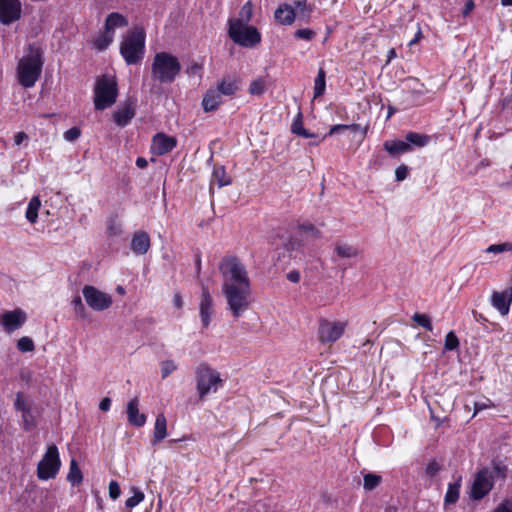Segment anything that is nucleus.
<instances>
[{
    "label": "nucleus",
    "instance_id": "nucleus-25",
    "mask_svg": "<svg viewBox=\"0 0 512 512\" xmlns=\"http://www.w3.org/2000/svg\"><path fill=\"white\" fill-rule=\"evenodd\" d=\"M167 436V420L163 413L158 414L154 425L153 442L162 441Z\"/></svg>",
    "mask_w": 512,
    "mask_h": 512
},
{
    "label": "nucleus",
    "instance_id": "nucleus-26",
    "mask_svg": "<svg viewBox=\"0 0 512 512\" xmlns=\"http://www.w3.org/2000/svg\"><path fill=\"white\" fill-rule=\"evenodd\" d=\"M40 207H41L40 198L38 196L32 197L28 203L27 210L25 213V217L30 223L34 224L37 222L38 211H39Z\"/></svg>",
    "mask_w": 512,
    "mask_h": 512
},
{
    "label": "nucleus",
    "instance_id": "nucleus-21",
    "mask_svg": "<svg viewBox=\"0 0 512 512\" xmlns=\"http://www.w3.org/2000/svg\"><path fill=\"white\" fill-rule=\"evenodd\" d=\"M222 104V96L215 89H209L202 100V107L205 112H212Z\"/></svg>",
    "mask_w": 512,
    "mask_h": 512
},
{
    "label": "nucleus",
    "instance_id": "nucleus-64",
    "mask_svg": "<svg viewBox=\"0 0 512 512\" xmlns=\"http://www.w3.org/2000/svg\"><path fill=\"white\" fill-rule=\"evenodd\" d=\"M349 130H352L354 132L361 131L363 135H366L368 126L362 127L360 124H351L348 125Z\"/></svg>",
    "mask_w": 512,
    "mask_h": 512
},
{
    "label": "nucleus",
    "instance_id": "nucleus-47",
    "mask_svg": "<svg viewBox=\"0 0 512 512\" xmlns=\"http://www.w3.org/2000/svg\"><path fill=\"white\" fill-rule=\"evenodd\" d=\"M459 346V340L453 331H450L445 336L444 348L448 351L457 349Z\"/></svg>",
    "mask_w": 512,
    "mask_h": 512
},
{
    "label": "nucleus",
    "instance_id": "nucleus-10",
    "mask_svg": "<svg viewBox=\"0 0 512 512\" xmlns=\"http://www.w3.org/2000/svg\"><path fill=\"white\" fill-rule=\"evenodd\" d=\"M82 294L87 305L94 311H104L111 307L112 296L92 285H85Z\"/></svg>",
    "mask_w": 512,
    "mask_h": 512
},
{
    "label": "nucleus",
    "instance_id": "nucleus-1",
    "mask_svg": "<svg viewBox=\"0 0 512 512\" xmlns=\"http://www.w3.org/2000/svg\"><path fill=\"white\" fill-rule=\"evenodd\" d=\"M222 293L234 318L250 306L251 284L245 265L236 256L224 257L219 263Z\"/></svg>",
    "mask_w": 512,
    "mask_h": 512
},
{
    "label": "nucleus",
    "instance_id": "nucleus-59",
    "mask_svg": "<svg viewBox=\"0 0 512 512\" xmlns=\"http://www.w3.org/2000/svg\"><path fill=\"white\" fill-rule=\"evenodd\" d=\"M493 512H512V501L504 500Z\"/></svg>",
    "mask_w": 512,
    "mask_h": 512
},
{
    "label": "nucleus",
    "instance_id": "nucleus-34",
    "mask_svg": "<svg viewBox=\"0 0 512 512\" xmlns=\"http://www.w3.org/2000/svg\"><path fill=\"white\" fill-rule=\"evenodd\" d=\"M294 4H295L296 8L298 9L299 18L308 22L311 17V13L313 12V6L308 5L306 0L295 1Z\"/></svg>",
    "mask_w": 512,
    "mask_h": 512
},
{
    "label": "nucleus",
    "instance_id": "nucleus-15",
    "mask_svg": "<svg viewBox=\"0 0 512 512\" xmlns=\"http://www.w3.org/2000/svg\"><path fill=\"white\" fill-rule=\"evenodd\" d=\"M176 145L177 140L175 137L164 133H157L152 139L151 150L154 154L162 156L172 151Z\"/></svg>",
    "mask_w": 512,
    "mask_h": 512
},
{
    "label": "nucleus",
    "instance_id": "nucleus-41",
    "mask_svg": "<svg viewBox=\"0 0 512 512\" xmlns=\"http://www.w3.org/2000/svg\"><path fill=\"white\" fill-rule=\"evenodd\" d=\"M266 88L265 81L262 78L253 80L249 86V93L251 95L260 96L264 93Z\"/></svg>",
    "mask_w": 512,
    "mask_h": 512
},
{
    "label": "nucleus",
    "instance_id": "nucleus-17",
    "mask_svg": "<svg viewBox=\"0 0 512 512\" xmlns=\"http://www.w3.org/2000/svg\"><path fill=\"white\" fill-rule=\"evenodd\" d=\"M492 305L497 309L501 315H506L509 312L510 304L512 302V288L502 292L494 291L491 297Z\"/></svg>",
    "mask_w": 512,
    "mask_h": 512
},
{
    "label": "nucleus",
    "instance_id": "nucleus-23",
    "mask_svg": "<svg viewBox=\"0 0 512 512\" xmlns=\"http://www.w3.org/2000/svg\"><path fill=\"white\" fill-rule=\"evenodd\" d=\"M384 149L391 155L396 156L400 154H404L410 151V145L406 141L403 140H388L385 141Z\"/></svg>",
    "mask_w": 512,
    "mask_h": 512
},
{
    "label": "nucleus",
    "instance_id": "nucleus-43",
    "mask_svg": "<svg viewBox=\"0 0 512 512\" xmlns=\"http://www.w3.org/2000/svg\"><path fill=\"white\" fill-rule=\"evenodd\" d=\"M143 500H144V493L142 491H140L139 489L134 488L133 495L126 500L125 505L127 508L132 509L135 506H137L140 502H142Z\"/></svg>",
    "mask_w": 512,
    "mask_h": 512
},
{
    "label": "nucleus",
    "instance_id": "nucleus-39",
    "mask_svg": "<svg viewBox=\"0 0 512 512\" xmlns=\"http://www.w3.org/2000/svg\"><path fill=\"white\" fill-rule=\"evenodd\" d=\"M492 475L495 478H501L504 479L507 476L508 473V467L501 461H493L492 462Z\"/></svg>",
    "mask_w": 512,
    "mask_h": 512
},
{
    "label": "nucleus",
    "instance_id": "nucleus-28",
    "mask_svg": "<svg viewBox=\"0 0 512 512\" xmlns=\"http://www.w3.org/2000/svg\"><path fill=\"white\" fill-rule=\"evenodd\" d=\"M406 142L411 146L425 147L429 144L431 137L426 134H420L416 132H409L406 135Z\"/></svg>",
    "mask_w": 512,
    "mask_h": 512
},
{
    "label": "nucleus",
    "instance_id": "nucleus-46",
    "mask_svg": "<svg viewBox=\"0 0 512 512\" xmlns=\"http://www.w3.org/2000/svg\"><path fill=\"white\" fill-rule=\"evenodd\" d=\"M21 414H22L24 429L27 431L33 429L35 427L36 423H35V418H34L31 408L29 410H25Z\"/></svg>",
    "mask_w": 512,
    "mask_h": 512
},
{
    "label": "nucleus",
    "instance_id": "nucleus-58",
    "mask_svg": "<svg viewBox=\"0 0 512 512\" xmlns=\"http://www.w3.org/2000/svg\"><path fill=\"white\" fill-rule=\"evenodd\" d=\"M439 470H440V467H439L438 463L435 461H431L426 466V474L430 477L435 476Z\"/></svg>",
    "mask_w": 512,
    "mask_h": 512
},
{
    "label": "nucleus",
    "instance_id": "nucleus-14",
    "mask_svg": "<svg viewBox=\"0 0 512 512\" xmlns=\"http://www.w3.org/2000/svg\"><path fill=\"white\" fill-rule=\"evenodd\" d=\"M199 312L204 327H208L213 315V299L209 289L203 283L201 284V298L199 303Z\"/></svg>",
    "mask_w": 512,
    "mask_h": 512
},
{
    "label": "nucleus",
    "instance_id": "nucleus-53",
    "mask_svg": "<svg viewBox=\"0 0 512 512\" xmlns=\"http://www.w3.org/2000/svg\"><path fill=\"white\" fill-rule=\"evenodd\" d=\"M120 494H121V490H120L119 484L114 480L110 481V483H109L110 498L113 500H116L117 498H119Z\"/></svg>",
    "mask_w": 512,
    "mask_h": 512
},
{
    "label": "nucleus",
    "instance_id": "nucleus-7",
    "mask_svg": "<svg viewBox=\"0 0 512 512\" xmlns=\"http://www.w3.org/2000/svg\"><path fill=\"white\" fill-rule=\"evenodd\" d=\"M228 25V35L234 43L243 47H254L260 43L261 35L255 27L238 22H228Z\"/></svg>",
    "mask_w": 512,
    "mask_h": 512
},
{
    "label": "nucleus",
    "instance_id": "nucleus-44",
    "mask_svg": "<svg viewBox=\"0 0 512 512\" xmlns=\"http://www.w3.org/2000/svg\"><path fill=\"white\" fill-rule=\"evenodd\" d=\"M293 35L297 39L312 41L316 37V32L310 28H301L297 29Z\"/></svg>",
    "mask_w": 512,
    "mask_h": 512
},
{
    "label": "nucleus",
    "instance_id": "nucleus-32",
    "mask_svg": "<svg viewBox=\"0 0 512 512\" xmlns=\"http://www.w3.org/2000/svg\"><path fill=\"white\" fill-rule=\"evenodd\" d=\"M113 38L114 34L105 29L104 32L94 40V46L100 51L105 50L112 43Z\"/></svg>",
    "mask_w": 512,
    "mask_h": 512
},
{
    "label": "nucleus",
    "instance_id": "nucleus-20",
    "mask_svg": "<svg viewBox=\"0 0 512 512\" xmlns=\"http://www.w3.org/2000/svg\"><path fill=\"white\" fill-rule=\"evenodd\" d=\"M275 19L282 25H291L296 18V11L291 5L282 4L274 13Z\"/></svg>",
    "mask_w": 512,
    "mask_h": 512
},
{
    "label": "nucleus",
    "instance_id": "nucleus-60",
    "mask_svg": "<svg viewBox=\"0 0 512 512\" xmlns=\"http://www.w3.org/2000/svg\"><path fill=\"white\" fill-rule=\"evenodd\" d=\"M475 4L473 0H467L463 9V15L468 16L474 9Z\"/></svg>",
    "mask_w": 512,
    "mask_h": 512
},
{
    "label": "nucleus",
    "instance_id": "nucleus-48",
    "mask_svg": "<svg viewBox=\"0 0 512 512\" xmlns=\"http://www.w3.org/2000/svg\"><path fill=\"white\" fill-rule=\"evenodd\" d=\"M177 364L173 360H165L161 363V375L162 378L165 379L168 377L172 372L177 370Z\"/></svg>",
    "mask_w": 512,
    "mask_h": 512
},
{
    "label": "nucleus",
    "instance_id": "nucleus-63",
    "mask_svg": "<svg viewBox=\"0 0 512 512\" xmlns=\"http://www.w3.org/2000/svg\"><path fill=\"white\" fill-rule=\"evenodd\" d=\"M27 138H28V137H27V134H26V133H24V132H18V133H16V134H15V136H14V143H15V145H17V146H18V145L22 144V142H23L24 140H26Z\"/></svg>",
    "mask_w": 512,
    "mask_h": 512
},
{
    "label": "nucleus",
    "instance_id": "nucleus-16",
    "mask_svg": "<svg viewBox=\"0 0 512 512\" xmlns=\"http://www.w3.org/2000/svg\"><path fill=\"white\" fill-rule=\"evenodd\" d=\"M127 420L130 425L135 427H142L146 423V415L139 411V399L134 397L127 403L126 407Z\"/></svg>",
    "mask_w": 512,
    "mask_h": 512
},
{
    "label": "nucleus",
    "instance_id": "nucleus-33",
    "mask_svg": "<svg viewBox=\"0 0 512 512\" xmlns=\"http://www.w3.org/2000/svg\"><path fill=\"white\" fill-rule=\"evenodd\" d=\"M82 478V472L78 467L76 460L72 459L70 462V470L67 475L68 481L72 485H78L82 482Z\"/></svg>",
    "mask_w": 512,
    "mask_h": 512
},
{
    "label": "nucleus",
    "instance_id": "nucleus-36",
    "mask_svg": "<svg viewBox=\"0 0 512 512\" xmlns=\"http://www.w3.org/2000/svg\"><path fill=\"white\" fill-rule=\"evenodd\" d=\"M325 71L320 68L317 74V77L315 78L314 83V97L321 96L325 91Z\"/></svg>",
    "mask_w": 512,
    "mask_h": 512
},
{
    "label": "nucleus",
    "instance_id": "nucleus-52",
    "mask_svg": "<svg viewBox=\"0 0 512 512\" xmlns=\"http://www.w3.org/2000/svg\"><path fill=\"white\" fill-rule=\"evenodd\" d=\"M81 136V130L78 127H72L64 132V139L69 142L76 141Z\"/></svg>",
    "mask_w": 512,
    "mask_h": 512
},
{
    "label": "nucleus",
    "instance_id": "nucleus-11",
    "mask_svg": "<svg viewBox=\"0 0 512 512\" xmlns=\"http://www.w3.org/2000/svg\"><path fill=\"white\" fill-rule=\"evenodd\" d=\"M345 328V322L322 319L319 322V340L322 343H334L343 335Z\"/></svg>",
    "mask_w": 512,
    "mask_h": 512
},
{
    "label": "nucleus",
    "instance_id": "nucleus-57",
    "mask_svg": "<svg viewBox=\"0 0 512 512\" xmlns=\"http://www.w3.org/2000/svg\"><path fill=\"white\" fill-rule=\"evenodd\" d=\"M408 167L406 165H400L395 170V178L397 181H403L408 176Z\"/></svg>",
    "mask_w": 512,
    "mask_h": 512
},
{
    "label": "nucleus",
    "instance_id": "nucleus-2",
    "mask_svg": "<svg viewBox=\"0 0 512 512\" xmlns=\"http://www.w3.org/2000/svg\"><path fill=\"white\" fill-rule=\"evenodd\" d=\"M42 66L40 50L30 46L29 53L20 59L17 66L18 82L25 88L33 87L41 76Z\"/></svg>",
    "mask_w": 512,
    "mask_h": 512
},
{
    "label": "nucleus",
    "instance_id": "nucleus-9",
    "mask_svg": "<svg viewBox=\"0 0 512 512\" xmlns=\"http://www.w3.org/2000/svg\"><path fill=\"white\" fill-rule=\"evenodd\" d=\"M493 486L494 477L492 471L490 468L484 467L475 474L470 496L474 500H481L492 490Z\"/></svg>",
    "mask_w": 512,
    "mask_h": 512
},
{
    "label": "nucleus",
    "instance_id": "nucleus-19",
    "mask_svg": "<svg viewBox=\"0 0 512 512\" xmlns=\"http://www.w3.org/2000/svg\"><path fill=\"white\" fill-rule=\"evenodd\" d=\"M134 116L135 109L132 103H125L114 112L113 119L118 126L125 127Z\"/></svg>",
    "mask_w": 512,
    "mask_h": 512
},
{
    "label": "nucleus",
    "instance_id": "nucleus-51",
    "mask_svg": "<svg viewBox=\"0 0 512 512\" xmlns=\"http://www.w3.org/2000/svg\"><path fill=\"white\" fill-rule=\"evenodd\" d=\"M72 306L77 316L81 318H84L86 316V309L79 295L73 298Z\"/></svg>",
    "mask_w": 512,
    "mask_h": 512
},
{
    "label": "nucleus",
    "instance_id": "nucleus-62",
    "mask_svg": "<svg viewBox=\"0 0 512 512\" xmlns=\"http://www.w3.org/2000/svg\"><path fill=\"white\" fill-rule=\"evenodd\" d=\"M110 406H111L110 398L105 397L101 400V402L99 404V409L102 411H108L110 409Z\"/></svg>",
    "mask_w": 512,
    "mask_h": 512
},
{
    "label": "nucleus",
    "instance_id": "nucleus-18",
    "mask_svg": "<svg viewBox=\"0 0 512 512\" xmlns=\"http://www.w3.org/2000/svg\"><path fill=\"white\" fill-rule=\"evenodd\" d=\"M150 248V236L145 231H137L131 240V250L137 255L147 253Z\"/></svg>",
    "mask_w": 512,
    "mask_h": 512
},
{
    "label": "nucleus",
    "instance_id": "nucleus-40",
    "mask_svg": "<svg viewBox=\"0 0 512 512\" xmlns=\"http://www.w3.org/2000/svg\"><path fill=\"white\" fill-rule=\"evenodd\" d=\"M413 321L417 323L419 326L423 327L428 331L433 330L431 319L428 315L423 313H415L412 317Z\"/></svg>",
    "mask_w": 512,
    "mask_h": 512
},
{
    "label": "nucleus",
    "instance_id": "nucleus-27",
    "mask_svg": "<svg viewBox=\"0 0 512 512\" xmlns=\"http://www.w3.org/2000/svg\"><path fill=\"white\" fill-rule=\"evenodd\" d=\"M460 482L461 478H459L458 481L454 483L448 484V489L444 498L445 505H453L458 501L461 486Z\"/></svg>",
    "mask_w": 512,
    "mask_h": 512
},
{
    "label": "nucleus",
    "instance_id": "nucleus-13",
    "mask_svg": "<svg viewBox=\"0 0 512 512\" xmlns=\"http://www.w3.org/2000/svg\"><path fill=\"white\" fill-rule=\"evenodd\" d=\"M22 5L20 0H0V22L9 25L20 19Z\"/></svg>",
    "mask_w": 512,
    "mask_h": 512
},
{
    "label": "nucleus",
    "instance_id": "nucleus-42",
    "mask_svg": "<svg viewBox=\"0 0 512 512\" xmlns=\"http://www.w3.org/2000/svg\"><path fill=\"white\" fill-rule=\"evenodd\" d=\"M363 480H364V483H363L364 488L366 490H373L380 484L381 477L376 474L368 473V474L364 475Z\"/></svg>",
    "mask_w": 512,
    "mask_h": 512
},
{
    "label": "nucleus",
    "instance_id": "nucleus-55",
    "mask_svg": "<svg viewBox=\"0 0 512 512\" xmlns=\"http://www.w3.org/2000/svg\"><path fill=\"white\" fill-rule=\"evenodd\" d=\"M108 233L111 236L120 235L122 233L121 224L118 223L116 220H111L108 226Z\"/></svg>",
    "mask_w": 512,
    "mask_h": 512
},
{
    "label": "nucleus",
    "instance_id": "nucleus-56",
    "mask_svg": "<svg viewBox=\"0 0 512 512\" xmlns=\"http://www.w3.org/2000/svg\"><path fill=\"white\" fill-rule=\"evenodd\" d=\"M346 130H349L348 128V125H345V124H338V125H334L330 128L328 134L324 135L320 140L319 142L323 141L327 136H332L336 133H339V132H343V131H346Z\"/></svg>",
    "mask_w": 512,
    "mask_h": 512
},
{
    "label": "nucleus",
    "instance_id": "nucleus-29",
    "mask_svg": "<svg viewBox=\"0 0 512 512\" xmlns=\"http://www.w3.org/2000/svg\"><path fill=\"white\" fill-rule=\"evenodd\" d=\"M335 252L341 258H353L359 254V250L356 247L341 242L335 244Z\"/></svg>",
    "mask_w": 512,
    "mask_h": 512
},
{
    "label": "nucleus",
    "instance_id": "nucleus-49",
    "mask_svg": "<svg viewBox=\"0 0 512 512\" xmlns=\"http://www.w3.org/2000/svg\"><path fill=\"white\" fill-rule=\"evenodd\" d=\"M284 246L287 251L295 252L302 248L303 243L298 237L292 236L284 243Z\"/></svg>",
    "mask_w": 512,
    "mask_h": 512
},
{
    "label": "nucleus",
    "instance_id": "nucleus-8",
    "mask_svg": "<svg viewBox=\"0 0 512 512\" xmlns=\"http://www.w3.org/2000/svg\"><path fill=\"white\" fill-rule=\"evenodd\" d=\"M61 461L59 451L56 445H50L46 453L37 465V476L40 480H48L55 478L59 469Z\"/></svg>",
    "mask_w": 512,
    "mask_h": 512
},
{
    "label": "nucleus",
    "instance_id": "nucleus-12",
    "mask_svg": "<svg viewBox=\"0 0 512 512\" xmlns=\"http://www.w3.org/2000/svg\"><path fill=\"white\" fill-rule=\"evenodd\" d=\"M27 320L26 312L20 308L4 311L0 315V325L7 333L20 329Z\"/></svg>",
    "mask_w": 512,
    "mask_h": 512
},
{
    "label": "nucleus",
    "instance_id": "nucleus-38",
    "mask_svg": "<svg viewBox=\"0 0 512 512\" xmlns=\"http://www.w3.org/2000/svg\"><path fill=\"white\" fill-rule=\"evenodd\" d=\"M486 253L500 254L504 252H512V242H504L492 244L485 249Z\"/></svg>",
    "mask_w": 512,
    "mask_h": 512
},
{
    "label": "nucleus",
    "instance_id": "nucleus-6",
    "mask_svg": "<svg viewBox=\"0 0 512 512\" xmlns=\"http://www.w3.org/2000/svg\"><path fill=\"white\" fill-rule=\"evenodd\" d=\"M196 390L203 400L210 393H216L223 385L220 373L206 363H201L195 370Z\"/></svg>",
    "mask_w": 512,
    "mask_h": 512
},
{
    "label": "nucleus",
    "instance_id": "nucleus-3",
    "mask_svg": "<svg viewBox=\"0 0 512 512\" xmlns=\"http://www.w3.org/2000/svg\"><path fill=\"white\" fill-rule=\"evenodd\" d=\"M181 64L177 57L168 52H158L153 58L151 76L162 84L172 83L180 74Z\"/></svg>",
    "mask_w": 512,
    "mask_h": 512
},
{
    "label": "nucleus",
    "instance_id": "nucleus-22",
    "mask_svg": "<svg viewBox=\"0 0 512 512\" xmlns=\"http://www.w3.org/2000/svg\"><path fill=\"white\" fill-rule=\"evenodd\" d=\"M215 90L218 91L221 96H233L239 90V84L237 79L228 76L218 82Z\"/></svg>",
    "mask_w": 512,
    "mask_h": 512
},
{
    "label": "nucleus",
    "instance_id": "nucleus-61",
    "mask_svg": "<svg viewBox=\"0 0 512 512\" xmlns=\"http://www.w3.org/2000/svg\"><path fill=\"white\" fill-rule=\"evenodd\" d=\"M287 279L292 283H298L300 280V274L296 270H292L287 274Z\"/></svg>",
    "mask_w": 512,
    "mask_h": 512
},
{
    "label": "nucleus",
    "instance_id": "nucleus-50",
    "mask_svg": "<svg viewBox=\"0 0 512 512\" xmlns=\"http://www.w3.org/2000/svg\"><path fill=\"white\" fill-rule=\"evenodd\" d=\"M15 409L19 412H24L25 410H29L31 408L28 401L25 399L21 392L16 394V400L14 403Z\"/></svg>",
    "mask_w": 512,
    "mask_h": 512
},
{
    "label": "nucleus",
    "instance_id": "nucleus-54",
    "mask_svg": "<svg viewBox=\"0 0 512 512\" xmlns=\"http://www.w3.org/2000/svg\"><path fill=\"white\" fill-rule=\"evenodd\" d=\"M493 403L491 402V400L489 399H485L484 401H478V402H475L474 403V416L484 410V409H487V408H491L493 407Z\"/></svg>",
    "mask_w": 512,
    "mask_h": 512
},
{
    "label": "nucleus",
    "instance_id": "nucleus-24",
    "mask_svg": "<svg viewBox=\"0 0 512 512\" xmlns=\"http://www.w3.org/2000/svg\"><path fill=\"white\" fill-rule=\"evenodd\" d=\"M128 25L127 19L120 13H110L106 20L104 28L114 34L116 28L125 27Z\"/></svg>",
    "mask_w": 512,
    "mask_h": 512
},
{
    "label": "nucleus",
    "instance_id": "nucleus-45",
    "mask_svg": "<svg viewBox=\"0 0 512 512\" xmlns=\"http://www.w3.org/2000/svg\"><path fill=\"white\" fill-rule=\"evenodd\" d=\"M17 348L21 352H31L35 349V345L30 337L24 336L18 340Z\"/></svg>",
    "mask_w": 512,
    "mask_h": 512
},
{
    "label": "nucleus",
    "instance_id": "nucleus-37",
    "mask_svg": "<svg viewBox=\"0 0 512 512\" xmlns=\"http://www.w3.org/2000/svg\"><path fill=\"white\" fill-rule=\"evenodd\" d=\"M291 130L294 134L304 138L316 137V135L309 133L302 124L301 113L298 114L297 119L293 122Z\"/></svg>",
    "mask_w": 512,
    "mask_h": 512
},
{
    "label": "nucleus",
    "instance_id": "nucleus-5",
    "mask_svg": "<svg viewBox=\"0 0 512 512\" xmlns=\"http://www.w3.org/2000/svg\"><path fill=\"white\" fill-rule=\"evenodd\" d=\"M120 53L128 65L140 63L145 54V32L134 28L121 42Z\"/></svg>",
    "mask_w": 512,
    "mask_h": 512
},
{
    "label": "nucleus",
    "instance_id": "nucleus-30",
    "mask_svg": "<svg viewBox=\"0 0 512 512\" xmlns=\"http://www.w3.org/2000/svg\"><path fill=\"white\" fill-rule=\"evenodd\" d=\"M253 15V5L251 1H247L241 8L239 12V17L237 19H230L228 22H238L240 25H247L252 18Z\"/></svg>",
    "mask_w": 512,
    "mask_h": 512
},
{
    "label": "nucleus",
    "instance_id": "nucleus-35",
    "mask_svg": "<svg viewBox=\"0 0 512 512\" xmlns=\"http://www.w3.org/2000/svg\"><path fill=\"white\" fill-rule=\"evenodd\" d=\"M298 230L302 235H305L312 239H318L321 237V232L311 223H303L298 225Z\"/></svg>",
    "mask_w": 512,
    "mask_h": 512
},
{
    "label": "nucleus",
    "instance_id": "nucleus-31",
    "mask_svg": "<svg viewBox=\"0 0 512 512\" xmlns=\"http://www.w3.org/2000/svg\"><path fill=\"white\" fill-rule=\"evenodd\" d=\"M212 182H216L219 187L231 184V178L226 175L223 166L215 167L212 174Z\"/></svg>",
    "mask_w": 512,
    "mask_h": 512
},
{
    "label": "nucleus",
    "instance_id": "nucleus-4",
    "mask_svg": "<svg viewBox=\"0 0 512 512\" xmlns=\"http://www.w3.org/2000/svg\"><path fill=\"white\" fill-rule=\"evenodd\" d=\"M93 94V103L96 110L103 111L114 105L118 97L116 77L110 74L97 77Z\"/></svg>",
    "mask_w": 512,
    "mask_h": 512
}]
</instances>
